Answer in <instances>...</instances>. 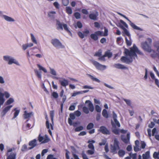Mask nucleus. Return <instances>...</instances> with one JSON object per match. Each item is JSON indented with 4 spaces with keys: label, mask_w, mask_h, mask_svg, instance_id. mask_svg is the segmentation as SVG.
<instances>
[{
    "label": "nucleus",
    "mask_w": 159,
    "mask_h": 159,
    "mask_svg": "<svg viewBox=\"0 0 159 159\" xmlns=\"http://www.w3.org/2000/svg\"><path fill=\"white\" fill-rule=\"evenodd\" d=\"M139 54H141L142 53L140 52L136 46L134 44L133 47L130 48L129 51L127 49L125 50V55L126 56H129L130 57L128 58L125 56H122L120 58L121 61L123 63L128 64L132 63L133 61L132 57L134 56H137L135 52Z\"/></svg>",
    "instance_id": "obj_1"
},
{
    "label": "nucleus",
    "mask_w": 159,
    "mask_h": 159,
    "mask_svg": "<svg viewBox=\"0 0 159 159\" xmlns=\"http://www.w3.org/2000/svg\"><path fill=\"white\" fill-rule=\"evenodd\" d=\"M152 44V39L150 38H148L146 41L142 42L141 43V46L143 49L146 52H152L151 48Z\"/></svg>",
    "instance_id": "obj_2"
},
{
    "label": "nucleus",
    "mask_w": 159,
    "mask_h": 159,
    "mask_svg": "<svg viewBox=\"0 0 159 159\" xmlns=\"http://www.w3.org/2000/svg\"><path fill=\"white\" fill-rule=\"evenodd\" d=\"M85 104H87V106L88 108L85 106H84L82 108V110L83 112L86 114L89 113V111L93 112L94 110V107L93 104L89 100H87L85 102Z\"/></svg>",
    "instance_id": "obj_3"
},
{
    "label": "nucleus",
    "mask_w": 159,
    "mask_h": 159,
    "mask_svg": "<svg viewBox=\"0 0 159 159\" xmlns=\"http://www.w3.org/2000/svg\"><path fill=\"white\" fill-rule=\"evenodd\" d=\"M119 142L116 138L114 139L113 145H111V152L116 153V151L120 149Z\"/></svg>",
    "instance_id": "obj_4"
},
{
    "label": "nucleus",
    "mask_w": 159,
    "mask_h": 159,
    "mask_svg": "<svg viewBox=\"0 0 159 159\" xmlns=\"http://www.w3.org/2000/svg\"><path fill=\"white\" fill-rule=\"evenodd\" d=\"M120 23H119L120 27L124 30L125 34L130 38V35L129 33L126 29L124 28L123 26H124L125 27L128 28V26L122 20H120Z\"/></svg>",
    "instance_id": "obj_5"
},
{
    "label": "nucleus",
    "mask_w": 159,
    "mask_h": 159,
    "mask_svg": "<svg viewBox=\"0 0 159 159\" xmlns=\"http://www.w3.org/2000/svg\"><path fill=\"white\" fill-rule=\"evenodd\" d=\"M91 62L96 69L98 70H104L106 68V66H105L100 64L96 61L93 60L91 61Z\"/></svg>",
    "instance_id": "obj_6"
},
{
    "label": "nucleus",
    "mask_w": 159,
    "mask_h": 159,
    "mask_svg": "<svg viewBox=\"0 0 159 159\" xmlns=\"http://www.w3.org/2000/svg\"><path fill=\"white\" fill-rule=\"evenodd\" d=\"M102 36V32L100 31H97L94 32V34H91L90 38L94 41H96L98 39V36Z\"/></svg>",
    "instance_id": "obj_7"
},
{
    "label": "nucleus",
    "mask_w": 159,
    "mask_h": 159,
    "mask_svg": "<svg viewBox=\"0 0 159 159\" xmlns=\"http://www.w3.org/2000/svg\"><path fill=\"white\" fill-rule=\"evenodd\" d=\"M51 42L52 45L56 47L61 48L64 47L61 42L57 39H52Z\"/></svg>",
    "instance_id": "obj_8"
},
{
    "label": "nucleus",
    "mask_w": 159,
    "mask_h": 159,
    "mask_svg": "<svg viewBox=\"0 0 159 159\" xmlns=\"http://www.w3.org/2000/svg\"><path fill=\"white\" fill-rule=\"evenodd\" d=\"M3 59L5 61H8V64L9 65L11 64L12 63L16 64V62L15 61V60L13 58H10L9 56H4Z\"/></svg>",
    "instance_id": "obj_9"
},
{
    "label": "nucleus",
    "mask_w": 159,
    "mask_h": 159,
    "mask_svg": "<svg viewBox=\"0 0 159 159\" xmlns=\"http://www.w3.org/2000/svg\"><path fill=\"white\" fill-rule=\"evenodd\" d=\"M100 131L104 134H110L109 131L104 126H101L100 128Z\"/></svg>",
    "instance_id": "obj_10"
},
{
    "label": "nucleus",
    "mask_w": 159,
    "mask_h": 159,
    "mask_svg": "<svg viewBox=\"0 0 159 159\" xmlns=\"http://www.w3.org/2000/svg\"><path fill=\"white\" fill-rule=\"evenodd\" d=\"M95 141L92 139H89L88 141L89 143L88 147L90 149H95L93 145V143H95Z\"/></svg>",
    "instance_id": "obj_11"
},
{
    "label": "nucleus",
    "mask_w": 159,
    "mask_h": 159,
    "mask_svg": "<svg viewBox=\"0 0 159 159\" xmlns=\"http://www.w3.org/2000/svg\"><path fill=\"white\" fill-rule=\"evenodd\" d=\"M81 155L83 159H89L86 154L84 153V152H82ZM73 157L75 159H80L78 156L75 154H73Z\"/></svg>",
    "instance_id": "obj_12"
},
{
    "label": "nucleus",
    "mask_w": 159,
    "mask_h": 159,
    "mask_svg": "<svg viewBox=\"0 0 159 159\" xmlns=\"http://www.w3.org/2000/svg\"><path fill=\"white\" fill-rule=\"evenodd\" d=\"M113 66L116 68L118 69H127V68L126 67L124 66L123 65L119 63L115 64L113 65Z\"/></svg>",
    "instance_id": "obj_13"
},
{
    "label": "nucleus",
    "mask_w": 159,
    "mask_h": 159,
    "mask_svg": "<svg viewBox=\"0 0 159 159\" xmlns=\"http://www.w3.org/2000/svg\"><path fill=\"white\" fill-rule=\"evenodd\" d=\"M59 82L61 85L63 87H66L68 85V81L65 79H63L62 80H59Z\"/></svg>",
    "instance_id": "obj_14"
},
{
    "label": "nucleus",
    "mask_w": 159,
    "mask_h": 159,
    "mask_svg": "<svg viewBox=\"0 0 159 159\" xmlns=\"http://www.w3.org/2000/svg\"><path fill=\"white\" fill-rule=\"evenodd\" d=\"M29 144V146H31V147L30 148V149L33 148L36 145V140L34 139L30 141Z\"/></svg>",
    "instance_id": "obj_15"
},
{
    "label": "nucleus",
    "mask_w": 159,
    "mask_h": 159,
    "mask_svg": "<svg viewBox=\"0 0 159 159\" xmlns=\"http://www.w3.org/2000/svg\"><path fill=\"white\" fill-rule=\"evenodd\" d=\"M12 107V105H10L7 106L5 107L3 109L2 112V113L3 114V115H4L7 113V112L10 110V109L11 107Z\"/></svg>",
    "instance_id": "obj_16"
},
{
    "label": "nucleus",
    "mask_w": 159,
    "mask_h": 159,
    "mask_svg": "<svg viewBox=\"0 0 159 159\" xmlns=\"http://www.w3.org/2000/svg\"><path fill=\"white\" fill-rule=\"evenodd\" d=\"M32 115V112L27 113V111H25L24 112L23 117L25 119H27L30 117Z\"/></svg>",
    "instance_id": "obj_17"
},
{
    "label": "nucleus",
    "mask_w": 159,
    "mask_h": 159,
    "mask_svg": "<svg viewBox=\"0 0 159 159\" xmlns=\"http://www.w3.org/2000/svg\"><path fill=\"white\" fill-rule=\"evenodd\" d=\"M33 46V44L32 43L24 44L22 45V48L23 50H25L28 48L30 47Z\"/></svg>",
    "instance_id": "obj_18"
},
{
    "label": "nucleus",
    "mask_w": 159,
    "mask_h": 159,
    "mask_svg": "<svg viewBox=\"0 0 159 159\" xmlns=\"http://www.w3.org/2000/svg\"><path fill=\"white\" fill-rule=\"evenodd\" d=\"M68 123L70 125H73L74 127H76L78 124L77 122H74L73 123L72 120L70 118L68 119Z\"/></svg>",
    "instance_id": "obj_19"
},
{
    "label": "nucleus",
    "mask_w": 159,
    "mask_h": 159,
    "mask_svg": "<svg viewBox=\"0 0 159 159\" xmlns=\"http://www.w3.org/2000/svg\"><path fill=\"white\" fill-rule=\"evenodd\" d=\"M104 55H105V56L107 57L108 58H111L112 56V53L110 52V50L106 51L105 52Z\"/></svg>",
    "instance_id": "obj_20"
},
{
    "label": "nucleus",
    "mask_w": 159,
    "mask_h": 159,
    "mask_svg": "<svg viewBox=\"0 0 159 159\" xmlns=\"http://www.w3.org/2000/svg\"><path fill=\"white\" fill-rule=\"evenodd\" d=\"M3 17L6 20L8 21L13 22L14 21V20L13 19L6 15H4Z\"/></svg>",
    "instance_id": "obj_21"
},
{
    "label": "nucleus",
    "mask_w": 159,
    "mask_h": 159,
    "mask_svg": "<svg viewBox=\"0 0 159 159\" xmlns=\"http://www.w3.org/2000/svg\"><path fill=\"white\" fill-rule=\"evenodd\" d=\"M4 96V94L0 93V105H2L4 102L5 100L3 98Z\"/></svg>",
    "instance_id": "obj_22"
},
{
    "label": "nucleus",
    "mask_w": 159,
    "mask_h": 159,
    "mask_svg": "<svg viewBox=\"0 0 159 159\" xmlns=\"http://www.w3.org/2000/svg\"><path fill=\"white\" fill-rule=\"evenodd\" d=\"M34 72L38 78L41 79V72L39 71L37 69H34Z\"/></svg>",
    "instance_id": "obj_23"
},
{
    "label": "nucleus",
    "mask_w": 159,
    "mask_h": 159,
    "mask_svg": "<svg viewBox=\"0 0 159 159\" xmlns=\"http://www.w3.org/2000/svg\"><path fill=\"white\" fill-rule=\"evenodd\" d=\"M150 152L149 151H147L145 154H143V159H148L150 157Z\"/></svg>",
    "instance_id": "obj_24"
},
{
    "label": "nucleus",
    "mask_w": 159,
    "mask_h": 159,
    "mask_svg": "<svg viewBox=\"0 0 159 159\" xmlns=\"http://www.w3.org/2000/svg\"><path fill=\"white\" fill-rule=\"evenodd\" d=\"M14 110L15 111L14 113V116L13 117V119L16 118L18 115L19 113L20 110H17V108H15Z\"/></svg>",
    "instance_id": "obj_25"
},
{
    "label": "nucleus",
    "mask_w": 159,
    "mask_h": 159,
    "mask_svg": "<svg viewBox=\"0 0 159 159\" xmlns=\"http://www.w3.org/2000/svg\"><path fill=\"white\" fill-rule=\"evenodd\" d=\"M130 23V25L134 29L139 30H140L141 28H140L139 27H138L137 26L135 25L134 23L132 22L131 21H129Z\"/></svg>",
    "instance_id": "obj_26"
},
{
    "label": "nucleus",
    "mask_w": 159,
    "mask_h": 159,
    "mask_svg": "<svg viewBox=\"0 0 159 159\" xmlns=\"http://www.w3.org/2000/svg\"><path fill=\"white\" fill-rule=\"evenodd\" d=\"M89 17L90 19L95 20H97V16L95 14H91L89 15Z\"/></svg>",
    "instance_id": "obj_27"
},
{
    "label": "nucleus",
    "mask_w": 159,
    "mask_h": 159,
    "mask_svg": "<svg viewBox=\"0 0 159 159\" xmlns=\"http://www.w3.org/2000/svg\"><path fill=\"white\" fill-rule=\"evenodd\" d=\"M66 12L68 14L70 15L72 13V10L71 8L69 7H66Z\"/></svg>",
    "instance_id": "obj_28"
},
{
    "label": "nucleus",
    "mask_w": 159,
    "mask_h": 159,
    "mask_svg": "<svg viewBox=\"0 0 159 159\" xmlns=\"http://www.w3.org/2000/svg\"><path fill=\"white\" fill-rule=\"evenodd\" d=\"M102 114L103 116L105 118H107L108 117L107 111L105 109H104L102 110Z\"/></svg>",
    "instance_id": "obj_29"
},
{
    "label": "nucleus",
    "mask_w": 159,
    "mask_h": 159,
    "mask_svg": "<svg viewBox=\"0 0 159 159\" xmlns=\"http://www.w3.org/2000/svg\"><path fill=\"white\" fill-rule=\"evenodd\" d=\"M31 125L30 124H27L25 126H23L22 127L23 130L24 131H26L29 130L30 128Z\"/></svg>",
    "instance_id": "obj_30"
},
{
    "label": "nucleus",
    "mask_w": 159,
    "mask_h": 159,
    "mask_svg": "<svg viewBox=\"0 0 159 159\" xmlns=\"http://www.w3.org/2000/svg\"><path fill=\"white\" fill-rule=\"evenodd\" d=\"M89 76L91 78V79L93 81L97 82L98 83H100V80L99 79L94 77L91 75H89Z\"/></svg>",
    "instance_id": "obj_31"
},
{
    "label": "nucleus",
    "mask_w": 159,
    "mask_h": 159,
    "mask_svg": "<svg viewBox=\"0 0 159 159\" xmlns=\"http://www.w3.org/2000/svg\"><path fill=\"white\" fill-rule=\"evenodd\" d=\"M16 155L14 153H11L10 155L8 156L7 159H16Z\"/></svg>",
    "instance_id": "obj_32"
},
{
    "label": "nucleus",
    "mask_w": 159,
    "mask_h": 159,
    "mask_svg": "<svg viewBox=\"0 0 159 159\" xmlns=\"http://www.w3.org/2000/svg\"><path fill=\"white\" fill-rule=\"evenodd\" d=\"M125 153V151L121 149L119 150L118 152V155L120 157H123Z\"/></svg>",
    "instance_id": "obj_33"
},
{
    "label": "nucleus",
    "mask_w": 159,
    "mask_h": 159,
    "mask_svg": "<svg viewBox=\"0 0 159 159\" xmlns=\"http://www.w3.org/2000/svg\"><path fill=\"white\" fill-rule=\"evenodd\" d=\"M37 66L39 68V70H43L44 73H47V70L46 69L41 66L40 65L37 64Z\"/></svg>",
    "instance_id": "obj_34"
},
{
    "label": "nucleus",
    "mask_w": 159,
    "mask_h": 159,
    "mask_svg": "<svg viewBox=\"0 0 159 159\" xmlns=\"http://www.w3.org/2000/svg\"><path fill=\"white\" fill-rule=\"evenodd\" d=\"M89 150L86 152V153L88 155H92L94 154L95 152V149H90Z\"/></svg>",
    "instance_id": "obj_35"
},
{
    "label": "nucleus",
    "mask_w": 159,
    "mask_h": 159,
    "mask_svg": "<svg viewBox=\"0 0 159 159\" xmlns=\"http://www.w3.org/2000/svg\"><path fill=\"white\" fill-rule=\"evenodd\" d=\"M153 157L155 159H159V150L158 152H154L153 154Z\"/></svg>",
    "instance_id": "obj_36"
},
{
    "label": "nucleus",
    "mask_w": 159,
    "mask_h": 159,
    "mask_svg": "<svg viewBox=\"0 0 159 159\" xmlns=\"http://www.w3.org/2000/svg\"><path fill=\"white\" fill-rule=\"evenodd\" d=\"M50 140L49 139L46 135H45L43 140L42 142V143H44L48 142Z\"/></svg>",
    "instance_id": "obj_37"
},
{
    "label": "nucleus",
    "mask_w": 159,
    "mask_h": 159,
    "mask_svg": "<svg viewBox=\"0 0 159 159\" xmlns=\"http://www.w3.org/2000/svg\"><path fill=\"white\" fill-rule=\"evenodd\" d=\"M56 14V12L55 11H52L48 13V16L49 17H51L53 19H54L55 18L54 16L52 15L53 14Z\"/></svg>",
    "instance_id": "obj_38"
},
{
    "label": "nucleus",
    "mask_w": 159,
    "mask_h": 159,
    "mask_svg": "<svg viewBox=\"0 0 159 159\" xmlns=\"http://www.w3.org/2000/svg\"><path fill=\"white\" fill-rule=\"evenodd\" d=\"M56 21L57 22V25L59 26L58 27H57V29H60L61 30H63V27L62 24L60 23V22L57 20Z\"/></svg>",
    "instance_id": "obj_39"
},
{
    "label": "nucleus",
    "mask_w": 159,
    "mask_h": 159,
    "mask_svg": "<svg viewBox=\"0 0 159 159\" xmlns=\"http://www.w3.org/2000/svg\"><path fill=\"white\" fill-rule=\"evenodd\" d=\"M45 119L46 120V127L48 129H49V128H50V125L48 121V118L47 115H46L45 116Z\"/></svg>",
    "instance_id": "obj_40"
},
{
    "label": "nucleus",
    "mask_w": 159,
    "mask_h": 159,
    "mask_svg": "<svg viewBox=\"0 0 159 159\" xmlns=\"http://www.w3.org/2000/svg\"><path fill=\"white\" fill-rule=\"evenodd\" d=\"M14 102V99L12 98H10L6 102L5 104L6 105H9Z\"/></svg>",
    "instance_id": "obj_41"
},
{
    "label": "nucleus",
    "mask_w": 159,
    "mask_h": 159,
    "mask_svg": "<svg viewBox=\"0 0 159 159\" xmlns=\"http://www.w3.org/2000/svg\"><path fill=\"white\" fill-rule=\"evenodd\" d=\"M54 111L52 110L50 111V115L52 122H53V117L54 116Z\"/></svg>",
    "instance_id": "obj_42"
},
{
    "label": "nucleus",
    "mask_w": 159,
    "mask_h": 159,
    "mask_svg": "<svg viewBox=\"0 0 159 159\" xmlns=\"http://www.w3.org/2000/svg\"><path fill=\"white\" fill-rule=\"evenodd\" d=\"M94 127V124L92 123H90L87 125L86 128L87 130H89L93 128Z\"/></svg>",
    "instance_id": "obj_43"
},
{
    "label": "nucleus",
    "mask_w": 159,
    "mask_h": 159,
    "mask_svg": "<svg viewBox=\"0 0 159 159\" xmlns=\"http://www.w3.org/2000/svg\"><path fill=\"white\" fill-rule=\"evenodd\" d=\"M31 35V39L32 40V41L34 43L37 44V41L35 39V37L33 35V34L31 33L30 34Z\"/></svg>",
    "instance_id": "obj_44"
},
{
    "label": "nucleus",
    "mask_w": 159,
    "mask_h": 159,
    "mask_svg": "<svg viewBox=\"0 0 159 159\" xmlns=\"http://www.w3.org/2000/svg\"><path fill=\"white\" fill-rule=\"evenodd\" d=\"M74 15L75 18L77 19H79L81 17L80 14L78 12H76L75 13Z\"/></svg>",
    "instance_id": "obj_45"
},
{
    "label": "nucleus",
    "mask_w": 159,
    "mask_h": 159,
    "mask_svg": "<svg viewBox=\"0 0 159 159\" xmlns=\"http://www.w3.org/2000/svg\"><path fill=\"white\" fill-rule=\"evenodd\" d=\"M66 99V95H64L63 96L62 99V103H61V110H62L63 107V104L65 102V101Z\"/></svg>",
    "instance_id": "obj_46"
},
{
    "label": "nucleus",
    "mask_w": 159,
    "mask_h": 159,
    "mask_svg": "<svg viewBox=\"0 0 159 159\" xmlns=\"http://www.w3.org/2000/svg\"><path fill=\"white\" fill-rule=\"evenodd\" d=\"M62 25H63V26L64 27V29L68 33H71V32L68 29V27H67V25L66 24H63Z\"/></svg>",
    "instance_id": "obj_47"
},
{
    "label": "nucleus",
    "mask_w": 159,
    "mask_h": 159,
    "mask_svg": "<svg viewBox=\"0 0 159 159\" xmlns=\"http://www.w3.org/2000/svg\"><path fill=\"white\" fill-rule=\"evenodd\" d=\"M102 51L101 50H99L98 52H95L94 55V56H97L100 57L102 55Z\"/></svg>",
    "instance_id": "obj_48"
},
{
    "label": "nucleus",
    "mask_w": 159,
    "mask_h": 159,
    "mask_svg": "<svg viewBox=\"0 0 159 159\" xmlns=\"http://www.w3.org/2000/svg\"><path fill=\"white\" fill-rule=\"evenodd\" d=\"M83 127L82 126H80L76 127L75 129V132H78L82 130L83 129Z\"/></svg>",
    "instance_id": "obj_49"
},
{
    "label": "nucleus",
    "mask_w": 159,
    "mask_h": 159,
    "mask_svg": "<svg viewBox=\"0 0 159 159\" xmlns=\"http://www.w3.org/2000/svg\"><path fill=\"white\" fill-rule=\"evenodd\" d=\"M77 34L82 39H83L84 38V35L83 33L81 31H79L77 33Z\"/></svg>",
    "instance_id": "obj_50"
},
{
    "label": "nucleus",
    "mask_w": 159,
    "mask_h": 159,
    "mask_svg": "<svg viewBox=\"0 0 159 159\" xmlns=\"http://www.w3.org/2000/svg\"><path fill=\"white\" fill-rule=\"evenodd\" d=\"M121 140L125 143H128L129 141V140L126 137H121Z\"/></svg>",
    "instance_id": "obj_51"
},
{
    "label": "nucleus",
    "mask_w": 159,
    "mask_h": 159,
    "mask_svg": "<svg viewBox=\"0 0 159 159\" xmlns=\"http://www.w3.org/2000/svg\"><path fill=\"white\" fill-rule=\"evenodd\" d=\"M95 109L96 111L98 112H100L101 110V109L100 107L98 105H96L95 106Z\"/></svg>",
    "instance_id": "obj_52"
},
{
    "label": "nucleus",
    "mask_w": 159,
    "mask_h": 159,
    "mask_svg": "<svg viewBox=\"0 0 159 159\" xmlns=\"http://www.w3.org/2000/svg\"><path fill=\"white\" fill-rule=\"evenodd\" d=\"M62 3L64 6H67L69 3V0H62Z\"/></svg>",
    "instance_id": "obj_53"
},
{
    "label": "nucleus",
    "mask_w": 159,
    "mask_h": 159,
    "mask_svg": "<svg viewBox=\"0 0 159 159\" xmlns=\"http://www.w3.org/2000/svg\"><path fill=\"white\" fill-rule=\"evenodd\" d=\"M123 100L126 102L127 105L129 106L131 105V102L130 100L129 99H126L125 98H123Z\"/></svg>",
    "instance_id": "obj_54"
},
{
    "label": "nucleus",
    "mask_w": 159,
    "mask_h": 159,
    "mask_svg": "<svg viewBox=\"0 0 159 159\" xmlns=\"http://www.w3.org/2000/svg\"><path fill=\"white\" fill-rule=\"evenodd\" d=\"M125 42L128 46H129L131 45L132 42L130 40H128L126 37H125Z\"/></svg>",
    "instance_id": "obj_55"
},
{
    "label": "nucleus",
    "mask_w": 159,
    "mask_h": 159,
    "mask_svg": "<svg viewBox=\"0 0 159 159\" xmlns=\"http://www.w3.org/2000/svg\"><path fill=\"white\" fill-rule=\"evenodd\" d=\"M74 114L75 116L77 117L80 116L81 115V112L78 110H77L75 111Z\"/></svg>",
    "instance_id": "obj_56"
},
{
    "label": "nucleus",
    "mask_w": 159,
    "mask_h": 159,
    "mask_svg": "<svg viewBox=\"0 0 159 159\" xmlns=\"http://www.w3.org/2000/svg\"><path fill=\"white\" fill-rule=\"evenodd\" d=\"M52 96L53 98H58V93L56 92H54L52 93Z\"/></svg>",
    "instance_id": "obj_57"
},
{
    "label": "nucleus",
    "mask_w": 159,
    "mask_h": 159,
    "mask_svg": "<svg viewBox=\"0 0 159 159\" xmlns=\"http://www.w3.org/2000/svg\"><path fill=\"white\" fill-rule=\"evenodd\" d=\"M75 115L73 113H70V118L71 120H74L75 118Z\"/></svg>",
    "instance_id": "obj_58"
},
{
    "label": "nucleus",
    "mask_w": 159,
    "mask_h": 159,
    "mask_svg": "<svg viewBox=\"0 0 159 159\" xmlns=\"http://www.w3.org/2000/svg\"><path fill=\"white\" fill-rule=\"evenodd\" d=\"M53 5L57 9H59V5L58 2H54Z\"/></svg>",
    "instance_id": "obj_59"
},
{
    "label": "nucleus",
    "mask_w": 159,
    "mask_h": 159,
    "mask_svg": "<svg viewBox=\"0 0 159 159\" xmlns=\"http://www.w3.org/2000/svg\"><path fill=\"white\" fill-rule=\"evenodd\" d=\"M82 13L85 15H87L88 14V12L87 10L84 9H83L81 10Z\"/></svg>",
    "instance_id": "obj_60"
},
{
    "label": "nucleus",
    "mask_w": 159,
    "mask_h": 159,
    "mask_svg": "<svg viewBox=\"0 0 159 159\" xmlns=\"http://www.w3.org/2000/svg\"><path fill=\"white\" fill-rule=\"evenodd\" d=\"M76 25L79 28H81L82 27V24L80 21L77 22Z\"/></svg>",
    "instance_id": "obj_61"
},
{
    "label": "nucleus",
    "mask_w": 159,
    "mask_h": 159,
    "mask_svg": "<svg viewBox=\"0 0 159 159\" xmlns=\"http://www.w3.org/2000/svg\"><path fill=\"white\" fill-rule=\"evenodd\" d=\"M89 30L86 29L83 32V34L85 36H87L88 34L89 33Z\"/></svg>",
    "instance_id": "obj_62"
},
{
    "label": "nucleus",
    "mask_w": 159,
    "mask_h": 159,
    "mask_svg": "<svg viewBox=\"0 0 159 159\" xmlns=\"http://www.w3.org/2000/svg\"><path fill=\"white\" fill-rule=\"evenodd\" d=\"M113 132L116 134H119V130L118 129H115L112 130Z\"/></svg>",
    "instance_id": "obj_63"
},
{
    "label": "nucleus",
    "mask_w": 159,
    "mask_h": 159,
    "mask_svg": "<svg viewBox=\"0 0 159 159\" xmlns=\"http://www.w3.org/2000/svg\"><path fill=\"white\" fill-rule=\"evenodd\" d=\"M47 159H56V158L54 157L53 155L51 154L48 156Z\"/></svg>",
    "instance_id": "obj_64"
}]
</instances>
